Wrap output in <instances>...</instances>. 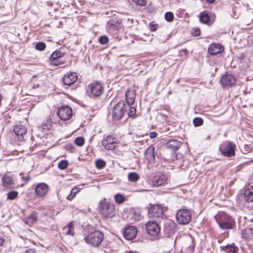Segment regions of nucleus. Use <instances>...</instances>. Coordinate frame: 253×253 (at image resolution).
I'll return each instance as SVG.
<instances>
[{
    "mask_svg": "<svg viewBox=\"0 0 253 253\" xmlns=\"http://www.w3.org/2000/svg\"><path fill=\"white\" fill-rule=\"evenodd\" d=\"M149 151H151V155L152 156H153V157L154 156V149L153 148L152 150H150L149 148H148L146 152H149Z\"/></svg>",
    "mask_w": 253,
    "mask_h": 253,
    "instance_id": "nucleus-54",
    "label": "nucleus"
},
{
    "mask_svg": "<svg viewBox=\"0 0 253 253\" xmlns=\"http://www.w3.org/2000/svg\"><path fill=\"white\" fill-rule=\"evenodd\" d=\"M164 232L168 237H172L174 235L173 221L170 219H166L164 222Z\"/></svg>",
    "mask_w": 253,
    "mask_h": 253,
    "instance_id": "nucleus-17",
    "label": "nucleus"
},
{
    "mask_svg": "<svg viewBox=\"0 0 253 253\" xmlns=\"http://www.w3.org/2000/svg\"><path fill=\"white\" fill-rule=\"evenodd\" d=\"M176 146H174L175 150H176Z\"/></svg>",
    "mask_w": 253,
    "mask_h": 253,
    "instance_id": "nucleus-62",
    "label": "nucleus"
},
{
    "mask_svg": "<svg viewBox=\"0 0 253 253\" xmlns=\"http://www.w3.org/2000/svg\"><path fill=\"white\" fill-rule=\"evenodd\" d=\"M2 185L5 188H11L15 185L14 181L12 177L7 174H5L2 178Z\"/></svg>",
    "mask_w": 253,
    "mask_h": 253,
    "instance_id": "nucleus-22",
    "label": "nucleus"
},
{
    "mask_svg": "<svg viewBox=\"0 0 253 253\" xmlns=\"http://www.w3.org/2000/svg\"><path fill=\"white\" fill-rule=\"evenodd\" d=\"M137 233V230L135 226H127L124 231V237L127 240H131L136 237Z\"/></svg>",
    "mask_w": 253,
    "mask_h": 253,
    "instance_id": "nucleus-12",
    "label": "nucleus"
},
{
    "mask_svg": "<svg viewBox=\"0 0 253 253\" xmlns=\"http://www.w3.org/2000/svg\"><path fill=\"white\" fill-rule=\"evenodd\" d=\"M185 246V248L188 249L190 251L192 252L194 250L195 246L193 239L191 236L187 237Z\"/></svg>",
    "mask_w": 253,
    "mask_h": 253,
    "instance_id": "nucleus-25",
    "label": "nucleus"
},
{
    "mask_svg": "<svg viewBox=\"0 0 253 253\" xmlns=\"http://www.w3.org/2000/svg\"><path fill=\"white\" fill-rule=\"evenodd\" d=\"M210 17L206 11L202 12L200 13L199 20L200 22L204 24H208L210 21Z\"/></svg>",
    "mask_w": 253,
    "mask_h": 253,
    "instance_id": "nucleus-28",
    "label": "nucleus"
},
{
    "mask_svg": "<svg viewBox=\"0 0 253 253\" xmlns=\"http://www.w3.org/2000/svg\"><path fill=\"white\" fill-rule=\"evenodd\" d=\"M180 53L181 55L185 57L186 54V50H182L180 51Z\"/></svg>",
    "mask_w": 253,
    "mask_h": 253,
    "instance_id": "nucleus-52",
    "label": "nucleus"
},
{
    "mask_svg": "<svg viewBox=\"0 0 253 253\" xmlns=\"http://www.w3.org/2000/svg\"><path fill=\"white\" fill-rule=\"evenodd\" d=\"M106 28L108 32L112 35H116L117 34V31L119 28V25L117 24L116 22L111 20L108 22Z\"/></svg>",
    "mask_w": 253,
    "mask_h": 253,
    "instance_id": "nucleus-20",
    "label": "nucleus"
},
{
    "mask_svg": "<svg viewBox=\"0 0 253 253\" xmlns=\"http://www.w3.org/2000/svg\"><path fill=\"white\" fill-rule=\"evenodd\" d=\"M104 91L102 85L98 82H93L88 85L87 92L90 98H98Z\"/></svg>",
    "mask_w": 253,
    "mask_h": 253,
    "instance_id": "nucleus-6",
    "label": "nucleus"
},
{
    "mask_svg": "<svg viewBox=\"0 0 253 253\" xmlns=\"http://www.w3.org/2000/svg\"><path fill=\"white\" fill-rule=\"evenodd\" d=\"M50 61L52 63V64L54 65H58L63 63V62H61L59 60V58H57L56 59L54 60H50Z\"/></svg>",
    "mask_w": 253,
    "mask_h": 253,
    "instance_id": "nucleus-47",
    "label": "nucleus"
},
{
    "mask_svg": "<svg viewBox=\"0 0 253 253\" xmlns=\"http://www.w3.org/2000/svg\"><path fill=\"white\" fill-rule=\"evenodd\" d=\"M127 109V115L129 117L134 118L135 117L136 109L134 107L126 105V110Z\"/></svg>",
    "mask_w": 253,
    "mask_h": 253,
    "instance_id": "nucleus-31",
    "label": "nucleus"
},
{
    "mask_svg": "<svg viewBox=\"0 0 253 253\" xmlns=\"http://www.w3.org/2000/svg\"><path fill=\"white\" fill-rule=\"evenodd\" d=\"M80 190L81 189L78 187H76L73 188L71 190L70 194L67 197V199L70 201L72 200L76 195L80 192Z\"/></svg>",
    "mask_w": 253,
    "mask_h": 253,
    "instance_id": "nucleus-30",
    "label": "nucleus"
},
{
    "mask_svg": "<svg viewBox=\"0 0 253 253\" xmlns=\"http://www.w3.org/2000/svg\"><path fill=\"white\" fill-rule=\"evenodd\" d=\"M193 124L196 126H200L203 124V120L202 118L196 117L193 120Z\"/></svg>",
    "mask_w": 253,
    "mask_h": 253,
    "instance_id": "nucleus-39",
    "label": "nucleus"
},
{
    "mask_svg": "<svg viewBox=\"0 0 253 253\" xmlns=\"http://www.w3.org/2000/svg\"><path fill=\"white\" fill-rule=\"evenodd\" d=\"M45 46V44L43 42H39L36 44V48L40 51L44 50Z\"/></svg>",
    "mask_w": 253,
    "mask_h": 253,
    "instance_id": "nucleus-40",
    "label": "nucleus"
},
{
    "mask_svg": "<svg viewBox=\"0 0 253 253\" xmlns=\"http://www.w3.org/2000/svg\"><path fill=\"white\" fill-rule=\"evenodd\" d=\"M38 215L37 212L33 211L32 213L26 219H24V222L29 226H31L37 220Z\"/></svg>",
    "mask_w": 253,
    "mask_h": 253,
    "instance_id": "nucleus-24",
    "label": "nucleus"
},
{
    "mask_svg": "<svg viewBox=\"0 0 253 253\" xmlns=\"http://www.w3.org/2000/svg\"><path fill=\"white\" fill-rule=\"evenodd\" d=\"M156 25H155L154 24H152V23H150V29L151 31H155L157 28H156Z\"/></svg>",
    "mask_w": 253,
    "mask_h": 253,
    "instance_id": "nucleus-49",
    "label": "nucleus"
},
{
    "mask_svg": "<svg viewBox=\"0 0 253 253\" xmlns=\"http://www.w3.org/2000/svg\"><path fill=\"white\" fill-rule=\"evenodd\" d=\"M131 214L132 215V217L134 220H139L140 217V214L139 212H137L136 211H132L131 212Z\"/></svg>",
    "mask_w": 253,
    "mask_h": 253,
    "instance_id": "nucleus-44",
    "label": "nucleus"
},
{
    "mask_svg": "<svg viewBox=\"0 0 253 253\" xmlns=\"http://www.w3.org/2000/svg\"><path fill=\"white\" fill-rule=\"evenodd\" d=\"M252 236L253 230L251 228H246L242 232V237L245 239H249Z\"/></svg>",
    "mask_w": 253,
    "mask_h": 253,
    "instance_id": "nucleus-29",
    "label": "nucleus"
},
{
    "mask_svg": "<svg viewBox=\"0 0 253 253\" xmlns=\"http://www.w3.org/2000/svg\"><path fill=\"white\" fill-rule=\"evenodd\" d=\"M75 143L79 146H82L84 143V139L81 137H78L75 139Z\"/></svg>",
    "mask_w": 253,
    "mask_h": 253,
    "instance_id": "nucleus-41",
    "label": "nucleus"
},
{
    "mask_svg": "<svg viewBox=\"0 0 253 253\" xmlns=\"http://www.w3.org/2000/svg\"><path fill=\"white\" fill-rule=\"evenodd\" d=\"M68 162L66 160L60 161L58 165V167L60 169H65L68 166Z\"/></svg>",
    "mask_w": 253,
    "mask_h": 253,
    "instance_id": "nucleus-37",
    "label": "nucleus"
},
{
    "mask_svg": "<svg viewBox=\"0 0 253 253\" xmlns=\"http://www.w3.org/2000/svg\"><path fill=\"white\" fill-rule=\"evenodd\" d=\"M57 115L61 120L66 121L72 116V110L67 106H63L58 110Z\"/></svg>",
    "mask_w": 253,
    "mask_h": 253,
    "instance_id": "nucleus-11",
    "label": "nucleus"
},
{
    "mask_svg": "<svg viewBox=\"0 0 253 253\" xmlns=\"http://www.w3.org/2000/svg\"><path fill=\"white\" fill-rule=\"evenodd\" d=\"M25 253H35L34 249H29L26 250Z\"/></svg>",
    "mask_w": 253,
    "mask_h": 253,
    "instance_id": "nucleus-51",
    "label": "nucleus"
},
{
    "mask_svg": "<svg viewBox=\"0 0 253 253\" xmlns=\"http://www.w3.org/2000/svg\"><path fill=\"white\" fill-rule=\"evenodd\" d=\"M133 20H131V22L132 23Z\"/></svg>",
    "mask_w": 253,
    "mask_h": 253,
    "instance_id": "nucleus-63",
    "label": "nucleus"
},
{
    "mask_svg": "<svg viewBox=\"0 0 253 253\" xmlns=\"http://www.w3.org/2000/svg\"><path fill=\"white\" fill-rule=\"evenodd\" d=\"M147 233L157 239L160 233V228L158 223L155 221H148L146 224Z\"/></svg>",
    "mask_w": 253,
    "mask_h": 253,
    "instance_id": "nucleus-10",
    "label": "nucleus"
},
{
    "mask_svg": "<svg viewBox=\"0 0 253 253\" xmlns=\"http://www.w3.org/2000/svg\"><path fill=\"white\" fill-rule=\"evenodd\" d=\"M165 209L159 205H154L149 209L148 214L151 218H164Z\"/></svg>",
    "mask_w": 253,
    "mask_h": 253,
    "instance_id": "nucleus-9",
    "label": "nucleus"
},
{
    "mask_svg": "<svg viewBox=\"0 0 253 253\" xmlns=\"http://www.w3.org/2000/svg\"><path fill=\"white\" fill-rule=\"evenodd\" d=\"M64 233L67 235L73 236L74 234V228L72 222L69 223L63 228Z\"/></svg>",
    "mask_w": 253,
    "mask_h": 253,
    "instance_id": "nucleus-27",
    "label": "nucleus"
},
{
    "mask_svg": "<svg viewBox=\"0 0 253 253\" xmlns=\"http://www.w3.org/2000/svg\"><path fill=\"white\" fill-rule=\"evenodd\" d=\"M111 0H102V2L105 4L109 3Z\"/></svg>",
    "mask_w": 253,
    "mask_h": 253,
    "instance_id": "nucleus-58",
    "label": "nucleus"
},
{
    "mask_svg": "<svg viewBox=\"0 0 253 253\" xmlns=\"http://www.w3.org/2000/svg\"><path fill=\"white\" fill-rule=\"evenodd\" d=\"M176 218L179 224H187L191 220V214L187 209H182L177 212Z\"/></svg>",
    "mask_w": 253,
    "mask_h": 253,
    "instance_id": "nucleus-8",
    "label": "nucleus"
},
{
    "mask_svg": "<svg viewBox=\"0 0 253 253\" xmlns=\"http://www.w3.org/2000/svg\"><path fill=\"white\" fill-rule=\"evenodd\" d=\"M135 99V92L134 90H127L126 92V100L128 106L133 104Z\"/></svg>",
    "mask_w": 253,
    "mask_h": 253,
    "instance_id": "nucleus-23",
    "label": "nucleus"
},
{
    "mask_svg": "<svg viewBox=\"0 0 253 253\" xmlns=\"http://www.w3.org/2000/svg\"><path fill=\"white\" fill-rule=\"evenodd\" d=\"M99 41L101 44H105L108 43L109 39L107 36H102L99 38Z\"/></svg>",
    "mask_w": 253,
    "mask_h": 253,
    "instance_id": "nucleus-42",
    "label": "nucleus"
},
{
    "mask_svg": "<svg viewBox=\"0 0 253 253\" xmlns=\"http://www.w3.org/2000/svg\"><path fill=\"white\" fill-rule=\"evenodd\" d=\"M51 125H46L45 126H43V129H49L51 127Z\"/></svg>",
    "mask_w": 253,
    "mask_h": 253,
    "instance_id": "nucleus-53",
    "label": "nucleus"
},
{
    "mask_svg": "<svg viewBox=\"0 0 253 253\" xmlns=\"http://www.w3.org/2000/svg\"><path fill=\"white\" fill-rule=\"evenodd\" d=\"M63 55L62 52L59 50H56L54 51L50 57V60L56 59L57 58H60Z\"/></svg>",
    "mask_w": 253,
    "mask_h": 253,
    "instance_id": "nucleus-34",
    "label": "nucleus"
},
{
    "mask_svg": "<svg viewBox=\"0 0 253 253\" xmlns=\"http://www.w3.org/2000/svg\"><path fill=\"white\" fill-rule=\"evenodd\" d=\"M39 84H33V86H32V88H33V89H36V88H37L38 87H39Z\"/></svg>",
    "mask_w": 253,
    "mask_h": 253,
    "instance_id": "nucleus-57",
    "label": "nucleus"
},
{
    "mask_svg": "<svg viewBox=\"0 0 253 253\" xmlns=\"http://www.w3.org/2000/svg\"><path fill=\"white\" fill-rule=\"evenodd\" d=\"M128 253H139L137 252L136 251H135V252L130 251L128 252Z\"/></svg>",
    "mask_w": 253,
    "mask_h": 253,
    "instance_id": "nucleus-60",
    "label": "nucleus"
},
{
    "mask_svg": "<svg viewBox=\"0 0 253 253\" xmlns=\"http://www.w3.org/2000/svg\"><path fill=\"white\" fill-rule=\"evenodd\" d=\"M191 33L194 36H198L200 35V30L198 27H195L192 29Z\"/></svg>",
    "mask_w": 253,
    "mask_h": 253,
    "instance_id": "nucleus-45",
    "label": "nucleus"
},
{
    "mask_svg": "<svg viewBox=\"0 0 253 253\" xmlns=\"http://www.w3.org/2000/svg\"><path fill=\"white\" fill-rule=\"evenodd\" d=\"M157 133L155 131L151 132L149 133V137L151 138H155L157 137Z\"/></svg>",
    "mask_w": 253,
    "mask_h": 253,
    "instance_id": "nucleus-50",
    "label": "nucleus"
},
{
    "mask_svg": "<svg viewBox=\"0 0 253 253\" xmlns=\"http://www.w3.org/2000/svg\"><path fill=\"white\" fill-rule=\"evenodd\" d=\"M22 179L24 180H25L26 182H28L29 180V179H30V176L29 175H27L26 177H23Z\"/></svg>",
    "mask_w": 253,
    "mask_h": 253,
    "instance_id": "nucleus-55",
    "label": "nucleus"
},
{
    "mask_svg": "<svg viewBox=\"0 0 253 253\" xmlns=\"http://www.w3.org/2000/svg\"><path fill=\"white\" fill-rule=\"evenodd\" d=\"M126 111V105L124 101H120L113 107L112 113V119L114 121L120 120Z\"/></svg>",
    "mask_w": 253,
    "mask_h": 253,
    "instance_id": "nucleus-5",
    "label": "nucleus"
},
{
    "mask_svg": "<svg viewBox=\"0 0 253 253\" xmlns=\"http://www.w3.org/2000/svg\"><path fill=\"white\" fill-rule=\"evenodd\" d=\"M114 198L116 203L119 204L123 203L126 201L125 197L121 194H117L114 196Z\"/></svg>",
    "mask_w": 253,
    "mask_h": 253,
    "instance_id": "nucleus-32",
    "label": "nucleus"
},
{
    "mask_svg": "<svg viewBox=\"0 0 253 253\" xmlns=\"http://www.w3.org/2000/svg\"><path fill=\"white\" fill-rule=\"evenodd\" d=\"M104 238V234L98 230L92 232L84 238L85 242L92 247H98Z\"/></svg>",
    "mask_w": 253,
    "mask_h": 253,
    "instance_id": "nucleus-4",
    "label": "nucleus"
},
{
    "mask_svg": "<svg viewBox=\"0 0 253 253\" xmlns=\"http://www.w3.org/2000/svg\"><path fill=\"white\" fill-rule=\"evenodd\" d=\"M105 162L101 159L97 160L95 162V166L98 169H102L105 166Z\"/></svg>",
    "mask_w": 253,
    "mask_h": 253,
    "instance_id": "nucleus-35",
    "label": "nucleus"
},
{
    "mask_svg": "<svg viewBox=\"0 0 253 253\" xmlns=\"http://www.w3.org/2000/svg\"><path fill=\"white\" fill-rule=\"evenodd\" d=\"M100 214L105 218H111L116 214L115 205L106 199L100 201L98 206Z\"/></svg>",
    "mask_w": 253,
    "mask_h": 253,
    "instance_id": "nucleus-1",
    "label": "nucleus"
},
{
    "mask_svg": "<svg viewBox=\"0 0 253 253\" xmlns=\"http://www.w3.org/2000/svg\"><path fill=\"white\" fill-rule=\"evenodd\" d=\"M214 218L220 228L224 230L232 228L234 221L230 216L222 212L215 215Z\"/></svg>",
    "mask_w": 253,
    "mask_h": 253,
    "instance_id": "nucleus-3",
    "label": "nucleus"
},
{
    "mask_svg": "<svg viewBox=\"0 0 253 253\" xmlns=\"http://www.w3.org/2000/svg\"><path fill=\"white\" fill-rule=\"evenodd\" d=\"M4 242V240L2 238H0V247L1 246Z\"/></svg>",
    "mask_w": 253,
    "mask_h": 253,
    "instance_id": "nucleus-56",
    "label": "nucleus"
},
{
    "mask_svg": "<svg viewBox=\"0 0 253 253\" xmlns=\"http://www.w3.org/2000/svg\"><path fill=\"white\" fill-rule=\"evenodd\" d=\"M247 188L244 194L240 196L239 203L247 209L251 210L253 208V185Z\"/></svg>",
    "mask_w": 253,
    "mask_h": 253,
    "instance_id": "nucleus-2",
    "label": "nucleus"
},
{
    "mask_svg": "<svg viewBox=\"0 0 253 253\" xmlns=\"http://www.w3.org/2000/svg\"><path fill=\"white\" fill-rule=\"evenodd\" d=\"M208 2L213 3L215 0H206Z\"/></svg>",
    "mask_w": 253,
    "mask_h": 253,
    "instance_id": "nucleus-59",
    "label": "nucleus"
},
{
    "mask_svg": "<svg viewBox=\"0 0 253 253\" xmlns=\"http://www.w3.org/2000/svg\"><path fill=\"white\" fill-rule=\"evenodd\" d=\"M224 50L223 46L220 44H211L208 48V52L211 55L220 53Z\"/></svg>",
    "mask_w": 253,
    "mask_h": 253,
    "instance_id": "nucleus-21",
    "label": "nucleus"
},
{
    "mask_svg": "<svg viewBox=\"0 0 253 253\" xmlns=\"http://www.w3.org/2000/svg\"><path fill=\"white\" fill-rule=\"evenodd\" d=\"M152 181L154 186H158L164 184L167 181V178L161 172H158L153 176Z\"/></svg>",
    "mask_w": 253,
    "mask_h": 253,
    "instance_id": "nucleus-18",
    "label": "nucleus"
},
{
    "mask_svg": "<svg viewBox=\"0 0 253 253\" xmlns=\"http://www.w3.org/2000/svg\"><path fill=\"white\" fill-rule=\"evenodd\" d=\"M18 192L15 191H11L7 193V199L9 200H14L17 198Z\"/></svg>",
    "mask_w": 253,
    "mask_h": 253,
    "instance_id": "nucleus-38",
    "label": "nucleus"
},
{
    "mask_svg": "<svg viewBox=\"0 0 253 253\" xmlns=\"http://www.w3.org/2000/svg\"><path fill=\"white\" fill-rule=\"evenodd\" d=\"M116 142L112 135H108L102 141V145L107 150H113L115 148Z\"/></svg>",
    "mask_w": 253,
    "mask_h": 253,
    "instance_id": "nucleus-16",
    "label": "nucleus"
},
{
    "mask_svg": "<svg viewBox=\"0 0 253 253\" xmlns=\"http://www.w3.org/2000/svg\"><path fill=\"white\" fill-rule=\"evenodd\" d=\"M132 1L136 3L137 4L141 6L145 5L147 1L146 0H131Z\"/></svg>",
    "mask_w": 253,
    "mask_h": 253,
    "instance_id": "nucleus-46",
    "label": "nucleus"
},
{
    "mask_svg": "<svg viewBox=\"0 0 253 253\" xmlns=\"http://www.w3.org/2000/svg\"><path fill=\"white\" fill-rule=\"evenodd\" d=\"M235 144L229 141L223 142L220 146L219 150L221 154L227 157H230L235 155Z\"/></svg>",
    "mask_w": 253,
    "mask_h": 253,
    "instance_id": "nucleus-7",
    "label": "nucleus"
},
{
    "mask_svg": "<svg viewBox=\"0 0 253 253\" xmlns=\"http://www.w3.org/2000/svg\"><path fill=\"white\" fill-rule=\"evenodd\" d=\"M166 147L169 149H171L172 152L174 151V140H171L168 142L166 144Z\"/></svg>",
    "mask_w": 253,
    "mask_h": 253,
    "instance_id": "nucleus-43",
    "label": "nucleus"
},
{
    "mask_svg": "<svg viewBox=\"0 0 253 253\" xmlns=\"http://www.w3.org/2000/svg\"><path fill=\"white\" fill-rule=\"evenodd\" d=\"M236 81V78L232 74H225L220 79V83L223 86H232L235 84Z\"/></svg>",
    "mask_w": 253,
    "mask_h": 253,
    "instance_id": "nucleus-13",
    "label": "nucleus"
},
{
    "mask_svg": "<svg viewBox=\"0 0 253 253\" xmlns=\"http://www.w3.org/2000/svg\"><path fill=\"white\" fill-rule=\"evenodd\" d=\"M174 142H175V145H177V144H179V142H177L176 140H174Z\"/></svg>",
    "mask_w": 253,
    "mask_h": 253,
    "instance_id": "nucleus-61",
    "label": "nucleus"
},
{
    "mask_svg": "<svg viewBox=\"0 0 253 253\" xmlns=\"http://www.w3.org/2000/svg\"><path fill=\"white\" fill-rule=\"evenodd\" d=\"M138 178L139 175L135 172H130L128 174V179L130 181H136Z\"/></svg>",
    "mask_w": 253,
    "mask_h": 253,
    "instance_id": "nucleus-33",
    "label": "nucleus"
},
{
    "mask_svg": "<svg viewBox=\"0 0 253 253\" xmlns=\"http://www.w3.org/2000/svg\"><path fill=\"white\" fill-rule=\"evenodd\" d=\"M66 148L67 150H69L71 152H73L75 150L74 147L71 144H67L66 146Z\"/></svg>",
    "mask_w": 253,
    "mask_h": 253,
    "instance_id": "nucleus-48",
    "label": "nucleus"
},
{
    "mask_svg": "<svg viewBox=\"0 0 253 253\" xmlns=\"http://www.w3.org/2000/svg\"><path fill=\"white\" fill-rule=\"evenodd\" d=\"M13 131L19 141L24 140V136L27 133V129L25 126L22 125H16Z\"/></svg>",
    "mask_w": 253,
    "mask_h": 253,
    "instance_id": "nucleus-15",
    "label": "nucleus"
},
{
    "mask_svg": "<svg viewBox=\"0 0 253 253\" xmlns=\"http://www.w3.org/2000/svg\"><path fill=\"white\" fill-rule=\"evenodd\" d=\"M221 248L224 251L228 253H237L238 251V248L234 244L227 245Z\"/></svg>",
    "mask_w": 253,
    "mask_h": 253,
    "instance_id": "nucleus-26",
    "label": "nucleus"
},
{
    "mask_svg": "<svg viewBox=\"0 0 253 253\" xmlns=\"http://www.w3.org/2000/svg\"><path fill=\"white\" fill-rule=\"evenodd\" d=\"M173 14L171 12H167L165 14V19L168 22H171L173 19Z\"/></svg>",
    "mask_w": 253,
    "mask_h": 253,
    "instance_id": "nucleus-36",
    "label": "nucleus"
},
{
    "mask_svg": "<svg viewBox=\"0 0 253 253\" xmlns=\"http://www.w3.org/2000/svg\"><path fill=\"white\" fill-rule=\"evenodd\" d=\"M48 191V186L44 183L38 184L35 188L37 196L39 198L44 197Z\"/></svg>",
    "mask_w": 253,
    "mask_h": 253,
    "instance_id": "nucleus-14",
    "label": "nucleus"
},
{
    "mask_svg": "<svg viewBox=\"0 0 253 253\" xmlns=\"http://www.w3.org/2000/svg\"><path fill=\"white\" fill-rule=\"evenodd\" d=\"M77 78L76 73H67L63 78V83L65 85H70L77 81Z\"/></svg>",
    "mask_w": 253,
    "mask_h": 253,
    "instance_id": "nucleus-19",
    "label": "nucleus"
}]
</instances>
